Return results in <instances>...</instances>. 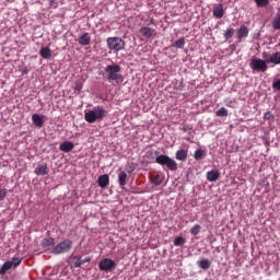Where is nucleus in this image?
Segmentation results:
<instances>
[{
    "instance_id": "f257e3e1",
    "label": "nucleus",
    "mask_w": 280,
    "mask_h": 280,
    "mask_svg": "<svg viewBox=\"0 0 280 280\" xmlns=\"http://www.w3.org/2000/svg\"><path fill=\"white\" fill-rule=\"evenodd\" d=\"M105 73L108 82H116V84L124 82V77L121 75V67L118 65L107 66L105 68Z\"/></svg>"
},
{
    "instance_id": "f03ea898",
    "label": "nucleus",
    "mask_w": 280,
    "mask_h": 280,
    "mask_svg": "<svg viewBox=\"0 0 280 280\" xmlns=\"http://www.w3.org/2000/svg\"><path fill=\"white\" fill-rule=\"evenodd\" d=\"M106 115V110L102 107H94L93 109L89 110L84 114V119L88 124H95L98 119H104Z\"/></svg>"
},
{
    "instance_id": "7ed1b4c3",
    "label": "nucleus",
    "mask_w": 280,
    "mask_h": 280,
    "mask_svg": "<svg viewBox=\"0 0 280 280\" xmlns=\"http://www.w3.org/2000/svg\"><path fill=\"white\" fill-rule=\"evenodd\" d=\"M155 163L159 165H165L167 170H171V172H176V170H178V163L167 155H159L155 159Z\"/></svg>"
},
{
    "instance_id": "20e7f679",
    "label": "nucleus",
    "mask_w": 280,
    "mask_h": 280,
    "mask_svg": "<svg viewBox=\"0 0 280 280\" xmlns=\"http://www.w3.org/2000/svg\"><path fill=\"white\" fill-rule=\"evenodd\" d=\"M73 248V242L71 240H65L58 243L54 249L51 250L52 255H65V253H69Z\"/></svg>"
},
{
    "instance_id": "39448f33",
    "label": "nucleus",
    "mask_w": 280,
    "mask_h": 280,
    "mask_svg": "<svg viewBox=\"0 0 280 280\" xmlns=\"http://www.w3.org/2000/svg\"><path fill=\"white\" fill-rule=\"evenodd\" d=\"M126 46V43L124 39L119 37H108L107 38V47L110 49V51H121L124 47Z\"/></svg>"
},
{
    "instance_id": "423d86ee",
    "label": "nucleus",
    "mask_w": 280,
    "mask_h": 280,
    "mask_svg": "<svg viewBox=\"0 0 280 280\" xmlns=\"http://www.w3.org/2000/svg\"><path fill=\"white\" fill-rule=\"evenodd\" d=\"M250 69H253V71H261L264 73L268 71V61H266V59H253L250 62Z\"/></svg>"
},
{
    "instance_id": "0eeeda50",
    "label": "nucleus",
    "mask_w": 280,
    "mask_h": 280,
    "mask_svg": "<svg viewBox=\"0 0 280 280\" xmlns=\"http://www.w3.org/2000/svg\"><path fill=\"white\" fill-rule=\"evenodd\" d=\"M18 266H21V258L19 257H13L12 260L5 261L1 269H0V275H5L8 270L11 268H16Z\"/></svg>"
},
{
    "instance_id": "6e6552de",
    "label": "nucleus",
    "mask_w": 280,
    "mask_h": 280,
    "mask_svg": "<svg viewBox=\"0 0 280 280\" xmlns=\"http://www.w3.org/2000/svg\"><path fill=\"white\" fill-rule=\"evenodd\" d=\"M116 264L113 259L110 258H105L100 261L98 268L100 270H103L105 272H110V270H114Z\"/></svg>"
},
{
    "instance_id": "1a4fd4ad",
    "label": "nucleus",
    "mask_w": 280,
    "mask_h": 280,
    "mask_svg": "<svg viewBox=\"0 0 280 280\" xmlns=\"http://www.w3.org/2000/svg\"><path fill=\"white\" fill-rule=\"evenodd\" d=\"M262 58L266 60L267 65H280V51L272 55L264 54Z\"/></svg>"
},
{
    "instance_id": "9d476101",
    "label": "nucleus",
    "mask_w": 280,
    "mask_h": 280,
    "mask_svg": "<svg viewBox=\"0 0 280 280\" xmlns=\"http://www.w3.org/2000/svg\"><path fill=\"white\" fill-rule=\"evenodd\" d=\"M140 34L141 36H144V38H154L156 36V31L152 27L144 26L140 28Z\"/></svg>"
},
{
    "instance_id": "9b49d317",
    "label": "nucleus",
    "mask_w": 280,
    "mask_h": 280,
    "mask_svg": "<svg viewBox=\"0 0 280 280\" xmlns=\"http://www.w3.org/2000/svg\"><path fill=\"white\" fill-rule=\"evenodd\" d=\"M32 121L37 128H43V124H45L44 117L38 114H33Z\"/></svg>"
},
{
    "instance_id": "f8f14e48",
    "label": "nucleus",
    "mask_w": 280,
    "mask_h": 280,
    "mask_svg": "<svg viewBox=\"0 0 280 280\" xmlns=\"http://www.w3.org/2000/svg\"><path fill=\"white\" fill-rule=\"evenodd\" d=\"M218 178H220V172L212 170L207 173V180H209L210 183H215Z\"/></svg>"
},
{
    "instance_id": "ddd939ff",
    "label": "nucleus",
    "mask_w": 280,
    "mask_h": 280,
    "mask_svg": "<svg viewBox=\"0 0 280 280\" xmlns=\"http://www.w3.org/2000/svg\"><path fill=\"white\" fill-rule=\"evenodd\" d=\"M213 16H215V19H222V16H224V5L218 4L213 9Z\"/></svg>"
},
{
    "instance_id": "4468645a",
    "label": "nucleus",
    "mask_w": 280,
    "mask_h": 280,
    "mask_svg": "<svg viewBox=\"0 0 280 280\" xmlns=\"http://www.w3.org/2000/svg\"><path fill=\"white\" fill-rule=\"evenodd\" d=\"M97 183H98V187H102V188L108 187V184L110 183V178L108 177V175H101L98 177Z\"/></svg>"
},
{
    "instance_id": "2eb2a0df",
    "label": "nucleus",
    "mask_w": 280,
    "mask_h": 280,
    "mask_svg": "<svg viewBox=\"0 0 280 280\" xmlns=\"http://www.w3.org/2000/svg\"><path fill=\"white\" fill-rule=\"evenodd\" d=\"M73 148H74V145L71 141H66L60 144L59 150L61 152H71V150H73Z\"/></svg>"
},
{
    "instance_id": "dca6fc26",
    "label": "nucleus",
    "mask_w": 280,
    "mask_h": 280,
    "mask_svg": "<svg viewBox=\"0 0 280 280\" xmlns=\"http://www.w3.org/2000/svg\"><path fill=\"white\" fill-rule=\"evenodd\" d=\"M197 266L202 270H209L211 268V261L209 259H200L197 261Z\"/></svg>"
},
{
    "instance_id": "f3484780",
    "label": "nucleus",
    "mask_w": 280,
    "mask_h": 280,
    "mask_svg": "<svg viewBox=\"0 0 280 280\" xmlns=\"http://www.w3.org/2000/svg\"><path fill=\"white\" fill-rule=\"evenodd\" d=\"M39 56L45 60H49V58H51V49H49L48 47H43L39 50Z\"/></svg>"
},
{
    "instance_id": "a211bd4d",
    "label": "nucleus",
    "mask_w": 280,
    "mask_h": 280,
    "mask_svg": "<svg viewBox=\"0 0 280 280\" xmlns=\"http://www.w3.org/2000/svg\"><path fill=\"white\" fill-rule=\"evenodd\" d=\"M35 174L37 176H45V174H47V164H39L36 168H35Z\"/></svg>"
},
{
    "instance_id": "6ab92c4d",
    "label": "nucleus",
    "mask_w": 280,
    "mask_h": 280,
    "mask_svg": "<svg viewBox=\"0 0 280 280\" xmlns=\"http://www.w3.org/2000/svg\"><path fill=\"white\" fill-rule=\"evenodd\" d=\"M90 43H91V36H89V33H85L79 37L80 45H89Z\"/></svg>"
},
{
    "instance_id": "aec40b11",
    "label": "nucleus",
    "mask_w": 280,
    "mask_h": 280,
    "mask_svg": "<svg viewBox=\"0 0 280 280\" xmlns=\"http://www.w3.org/2000/svg\"><path fill=\"white\" fill-rule=\"evenodd\" d=\"M194 156H195L196 161H200V160H202V159H205L207 156V152L205 150H202V149H197L195 151V155Z\"/></svg>"
},
{
    "instance_id": "412c9836",
    "label": "nucleus",
    "mask_w": 280,
    "mask_h": 280,
    "mask_svg": "<svg viewBox=\"0 0 280 280\" xmlns=\"http://www.w3.org/2000/svg\"><path fill=\"white\" fill-rule=\"evenodd\" d=\"M127 178H128V174H126V172H120L118 174V183L120 187H125Z\"/></svg>"
},
{
    "instance_id": "4be33fe9",
    "label": "nucleus",
    "mask_w": 280,
    "mask_h": 280,
    "mask_svg": "<svg viewBox=\"0 0 280 280\" xmlns=\"http://www.w3.org/2000/svg\"><path fill=\"white\" fill-rule=\"evenodd\" d=\"M237 36L238 38H246V36H248V27L246 26H241L237 30Z\"/></svg>"
},
{
    "instance_id": "5701e85b",
    "label": "nucleus",
    "mask_w": 280,
    "mask_h": 280,
    "mask_svg": "<svg viewBox=\"0 0 280 280\" xmlns=\"http://www.w3.org/2000/svg\"><path fill=\"white\" fill-rule=\"evenodd\" d=\"M175 158L177 159V161H187V151L178 150L175 154Z\"/></svg>"
},
{
    "instance_id": "b1692460",
    "label": "nucleus",
    "mask_w": 280,
    "mask_h": 280,
    "mask_svg": "<svg viewBox=\"0 0 280 280\" xmlns=\"http://www.w3.org/2000/svg\"><path fill=\"white\" fill-rule=\"evenodd\" d=\"M173 47H176L177 49H183V47H185V38H179L175 40Z\"/></svg>"
},
{
    "instance_id": "393cba45",
    "label": "nucleus",
    "mask_w": 280,
    "mask_h": 280,
    "mask_svg": "<svg viewBox=\"0 0 280 280\" xmlns=\"http://www.w3.org/2000/svg\"><path fill=\"white\" fill-rule=\"evenodd\" d=\"M218 117H229V109L225 107H221L219 110H217Z\"/></svg>"
},
{
    "instance_id": "a878e982",
    "label": "nucleus",
    "mask_w": 280,
    "mask_h": 280,
    "mask_svg": "<svg viewBox=\"0 0 280 280\" xmlns=\"http://www.w3.org/2000/svg\"><path fill=\"white\" fill-rule=\"evenodd\" d=\"M233 34H235V30H233V28H228V30L224 32L223 36H224L225 40H229L230 38H233Z\"/></svg>"
},
{
    "instance_id": "bb28decb",
    "label": "nucleus",
    "mask_w": 280,
    "mask_h": 280,
    "mask_svg": "<svg viewBox=\"0 0 280 280\" xmlns=\"http://www.w3.org/2000/svg\"><path fill=\"white\" fill-rule=\"evenodd\" d=\"M272 27L275 30H280V14H278L272 21Z\"/></svg>"
},
{
    "instance_id": "cd10ccee",
    "label": "nucleus",
    "mask_w": 280,
    "mask_h": 280,
    "mask_svg": "<svg viewBox=\"0 0 280 280\" xmlns=\"http://www.w3.org/2000/svg\"><path fill=\"white\" fill-rule=\"evenodd\" d=\"M185 244V240L183 236H177L174 240V246H183Z\"/></svg>"
},
{
    "instance_id": "c85d7f7f",
    "label": "nucleus",
    "mask_w": 280,
    "mask_h": 280,
    "mask_svg": "<svg viewBox=\"0 0 280 280\" xmlns=\"http://www.w3.org/2000/svg\"><path fill=\"white\" fill-rule=\"evenodd\" d=\"M42 246H45V247H47V246H54V238H44L43 241H42Z\"/></svg>"
},
{
    "instance_id": "c756f323",
    "label": "nucleus",
    "mask_w": 280,
    "mask_h": 280,
    "mask_svg": "<svg viewBox=\"0 0 280 280\" xmlns=\"http://www.w3.org/2000/svg\"><path fill=\"white\" fill-rule=\"evenodd\" d=\"M255 3L258 5V8H266L268 5V0H255Z\"/></svg>"
},
{
    "instance_id": "7c9ffc66",
    "label": "nucleus",
    "mask_w": 280,
    "mask_h": 280,
    "mask_svg": "<svg viewBox=\"0 0 280 280\" xmlns=\"http://www.w3.org/2000/svg\"><path fill=\"white\" fill-rule=\"evenodd\" d=\"M200 225L196 224L194 228L190 229L191 235H198L200 233Z\"/></svg>"
},
{
    "instance_id": "2f4dec72",
    "label": "nucleus",
    "mask_w": 280,
    "mask_h": 280,
    "mask_svg": "<svg viewBox=\"0 0 280 280\" xmlns=\"http://www.w3.org/2000/svg\"><path fill=\"white\" fill-rule=\"evenodd\" d=\"M80 266H82L80 258L74 257V261L72 262V268H80Z\"/></svg>"
},
{
    "instance_id": "473e14b6",
    "label": "nucleus",
    "mask_w": 280,
    "mask_h": 280,
    "mask_svg": "<svg viewBox=\"0 0 280 280\" xmlns=\"http://www.w3.org/2000/svg\"><path fill=\"white\" fill-rule=\"evenodd\" d=\"M152 183L153 185H161V183H163V179H161V177L158 176L152 179Z\"/></svg>"
},
{
    "instance_id": "72a5a7b5",
    "label": "nucleus",
    "mask_w": 280,
    "mask_h": 280,
    "mask_svg": "<svg viewBox=\"0 0 280 280\" xmlns=\"http://www.w3.org/2000/svg\"><path fill=\"white\" fill-rule=\"evenodd\" d=\"M8 196V190L5 189H0V200H3Z\"/></svg>"
},
{
    "instance_id": "f704fd0d",
    "label": "nucleus",
    "mask_w": 280,
    "mask_h": 280,
    "mask_svg": "<svg viewBox=\"0 0 280 280\" xmlns=\"http://www.w3.org/2000/svg\"><path fill=\"white\" fill-rule=\"evenodd\" d=\"M272 88L276 89V91H280V79L273 82Z\"/></svg>"
},
{
    "instance_id": "c9c22d12",
    "label": "nucleus",
    "mask_w": 280,
    "mask_h": 280,
    "mask_svg": "<svg viewBox=\"0 0 280 280\" xmlns=\"http://www.w3.org/2000/svg\"><path fill=\"white\" fill-rule=\"evenodd\" d=\"M265 119H268V120L275 119V115H272V113L268 112L265 114Z\"/></svg>"
},
{
    "instance_id": "e433bc0d",
    "label": "nucleus",
    "mask_w": 280,
    "mask_h": 280,
    "mask_svg": "<svg viewBox=\"0 0 280 280\" xmlns=\"http://www.w3.org/2000/svg\"><path fill=\"white\" fill-rule=\"evenodd\" d=\"M86 261H91V258L80 259L81 266H84Z\"/></svg>"
},
{
    "instance_id": "4c0bfd02",
    "label": "nucleus",
    "mask_w": 280,
    "mask_h": 280,
    "mask_svg": "<svg viewBox=\"0 0 280 280\" xmlns=\"http://www.w3.org/2000/svg\"><path fill=\"white\" fill-rule=\"evenodd\" d=\"M75 91H82V83H77Z\"/></svg>"
},
{
    "instance_id": "58836bf2",
    "label": "nucleus",
    "mask_w": 280,
    "mask_h": 280,
    "mask_svg": "<svg viewBox=\"0 0 280 280\" xmlns=\"http://www.w3.org/2000/svg\"><path fill=\"white\" fill-rule=\"evenodd\" d=\"M50 1V5H56V0H49Z\"/></svg>"
}]
</instances>
